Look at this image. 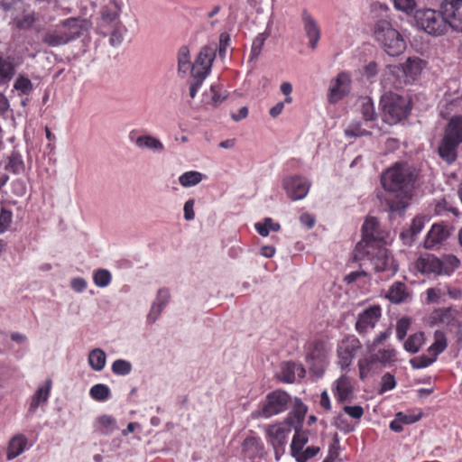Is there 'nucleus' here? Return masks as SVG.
Returning a JSON list of instances; mask_svg holds the SVG:
<instances>
[{
	"label": "nucleus",
	"mask_w": 462,
	"mask_h": 462,
	"mask_svg": "<svg viewBox=\"0 0 462 462\" xmlns=\"http://www.w3.org/2000/svg\"><path fill=\"white\" fill-rule=\"evenodd\" d=\"M416 178L415 170L407 164H396L382 175L381 182L386 191L383 199L390 212H404Z\"/></svg>",
	"instance_id": "nucleus-1"
},
{
	"label": "nucleus",
	"mask_w": 462,
	"mask_h": 462,
	"mask_svg": "<svg viewBox=\"0 0 462 462\" xmlns=\"http://www.w3.org/2000/svg\"><path fill=\"white\" fill-rule=\"evenodd\" d=\"M460 266V260L452 254L438 257L432 254H421L414 267L421 274L430 277L450 276Z\"/></svg>",
	"instance_id": "nucleus-2"
},
{
	"label": "nucleus",
	"mask_w": 462,
	"mask_h": 462,
	"mask_svg": "<svg viewBox=\"0 0 462 462\" xmlns=\"http://www.w3.org/2000/svg\"><path fill=\"white\" fill-rule=\"evenodd\" d=\"M423 61L418 57L409 58L402 66H388L384 72L385 87L401 88L413 81L422 71Z\"/></svg>",
	"instance_id": "nucleus-3"
},
{
	"label": "nucleus",
	"mask_w": 462,
	"mask_h": 462,
	"mask_svg": "<svg viewBox=\"0 0 462 462\" xmlns=\"http://www.w3.org/2000/svg\"><path fill=\"white\" fill-rule=\"evenodd\" d=\"M292 402V397L283 390H274L266 394L258 408L252 411V419H270L286 411Z\"/></svg>",
	"instance_id": "nucleus-4"
},
{
	"label": "nucleus",
	"mask_w": 462,
	"mask_h": 462,
	"mask_svg": "<svg viewBox=\"0 0 462 462\" xmlns=\"http://www.w3.org/2000/svg\"><path fill=\"white\" fill-rule=\"evenodd\" d=\"M82 28L81 20L77 18L65 19L44 34L43 42L51 47L67 44L79 37Z\"/></svg>",
	"instance_id": "nucleus-5"
},
{
	"label": "nucleus",
	"mask_w": 462,
	"mask_h": 462,
	"mask_svg": "<svg viewBox=\"0 0 462 462\" xmlns=\"http://www.w3.org/2000/svg\"><path fill=\"white\" fill-rule=\"evenodd\" d=\"M374 35L390 56H398L406 48L405 41L389 21H378L374 26Z\"/></svg>",
	"instance_id": "nucleus-6"
},
{
	"label": "nucleus",
	"mask_w": 462,
	"mask_h": 462,
	"mask_svg": "<svg viewBox=\"0 0 462 462\" xmlns=\"http://www.w3.org/2000/svg\"><path fill=\"white\" fill-rule=\"evenodd\" d=\"M462 143V116H454L448 122L445 135L439 146V156L448 162L453 163L457 156V147Z\"/></svg>",
	"instance_id": "nucleus-7"
},
{
	"label": "nucleus",
	"mask_w": 462,
	"mask_h": 462,
	"mask_svg": "<svg viewBox=\"0 0 462 462\" xmlns=\"http://www.w3.org/2000/svg\"><path fill=\"white\" fill-rule=\"evenodd\" d=\"M381 105L383 121L389 125H395L406 118L411 109L408 97L392 92L382 97Z\"/></svg>",
	"instance_id": "nucleus-8"
},
{
	"label": "nucleus",
	"mask_w": 462,
	"mask_h": 462,
	"mask_svg": "<svg viewBox=\"0 0 462 462\" xmlns=\"http://www.w3.org/2000/svg\"><path fill=\"white\" fill-rule=\"evenodd\" d=\"M1 6L10 15L16 28L28 30L34 24V11L23 0H1Z\"/></svg>",
	"instance_id": "nucleus-9"
},
{
	"label": "nucleus",
	"mask_w": 462,
	"mask_h": 462,
	"mask_svg": "<svg viewBox=\"0 0 462 462\" xmlns=\"http://www.w3.org/2000/svg\"><path fill=\"white\" fill-rule=\"evenodd\" d=\"M414 18L417 25L428 34L437 36L448 31L446 19L440 9L439 12L430 8L418 10Z\"/></svg>",
	"instance_id": "nucleus-10"
},
{
	"label": "nucleus",
	"mask_w": 462,
	"mask_h": 462,
	"mask_svg": "<svg viewBox=\"0 0 462 462\" xmlns=\"http://www.w3.org/2000/svg\"><path fill=\"white\" fill-rule=\"evenodd\" d=\"M385 233L381 229L378 220L374 217L365 219L362 226V240L356 245V255L369 252V247L383 244Z\"/></svg>",
	"instance_id": "nucleus-11"
},
{
	"label": "nucleus",
	"mask_w": 462,
	"mask_h": 462,
	"mask_svg": "<svg viewBox=\"0 0 462 462\" xmlns=\"http://www.w3.org/2000/svg\"><path fill=\"white\" fill-rule=\"evenodd\" d=\"M361 347L360 340L354 335L347 336L338 342L337 356V365L341 369H346L352 364Z\"/></svg>",
	"instance_id": "nucleus-12"
},
{
	"label": "nucleus",
	"mask_w": 462,
	"mask_h": 462,
	"mask_svg": "<svg viewBox=\"0 0 462 462\" xmlns=\"http://www.w3.org/2000/svg\"><path fill=\"white\" fill-rule=\"evenodd\" d=\"M354 256L356 260H362L365 257H367L376 272L386 271L392 264L388 251L383 246V244L374 245V246L369 247V252L365 251L359 254L358 256L356 255L355 250Z\"/></svg>",
	"instance_id": "nucleus-13"
},
{
	"label": "nucleus",
	"mask_w": 462,
	"mask_h": 462,
	"mask_svg": "<svg viewBox=\"0 0 462 462\" xmlns=\"http://www.w3.org/2000/svg\"><path fill=\"white\" fill-rule=\"evenodd\" d=\"M382 317V308L379 305H371L361 311L356 318V330L365 335L373 330Z\"/></svg>",
	"instance_id": "nucleus-14"
},
{
	"label": "nucleus",
	"mask_w": 462,
	"mask_h": 462,
	"mask_svg": "<svg viewBox=\"0 0 462 462\" xmlns=\"http://www.w3.org/2000/svg\"><path fill=\"white\" fill-rule=\"evenodd\" d=\"M217 50L216 44L208 45L201 49L195 62L192 64L191 76H201L204 78L208 76L216 58Z\"/></svg>",
	"instance_id": "nucleus-15"
},
{
	"label": "nucleus",
	"mask_w": 462,
	"mask_h": 462,
	"mask_svg": "<svg viewBox=\"0 0 462 462\" xmlns=\"http://www.w3.org/2000/svg\"><path fill=\"white\" fill-rule=\"evenodd\" d=\"M447 26L462 32V0H445L440 5Z\"/></svg>",
	"instance_id": "nucleus-16"
},
{
	"label": "nucleus",
	"mask_w": 462,
	"mask_h": 462,
	"mask_svg": "<svg viewBox=\"0 0 462 462\" xmlns=\"http://www.w3.org/2000/svg\"><path fill=\"white\" fill-rule=\"evenodd\" d=\"M282 186L290 199L299 200L309 193L310 182L304 177L293 175L284 178Z\"/></svg>",
	"instance_id": "nucleus-17"
},
{
	"label": "nucleus",
	"mask_w": 462,
	"mask_h": 462,
	"mask_svg": "<svg viewBox=\"0 0 462 462\" xmlns=\"http://www.w3.org/2000/svg\"><path fill=\"white\" fill-rule=\"evenodd\" d=\"M293 429L291 417L286 418L283 422L273 424L268 427L267 435L273 447L277 449L282 448L287 441V438Z\"/></svg>",
	"instance_id": "nucleus-18"
},
{
	"label": "nucleus",
	"mask_w": 462,
	"mask_h": 462,
	"mask_svg": "<svg viewBox=\"0 0 462 462\" xmlns=\"http://www.w3.org/2000/svg\"><path fill=\"white\" fill-rule=\"evenodd\" d=\"M350 77L346 72L339 73L336 79L331 80L328 99L335 104L341 100L350 91Z\"/></svg>",
	"instance_id": "nucleus-19"
},
{
	"label": "nucleus",
	"mask_w": 462,
	"mask_h": 462,
	"mask_svg": "<svg viewBox=\"0 0 462 462\" xmlns=\"http://www.w3.org/2000/svg\"><path fill=\"white\" fill-rule=\"evenodd\" d=\"M300 18L304 32L309 40V45L312 50H315L321 37L319 23L307 9L302 10Z\"/></svg>",
	"instance_id": "nucleus-20"
},
{
	"label": "nucleus",
	"mask_w": 462,
	"mask_h": 462,
	"mask_svg": "<svg viewBox=\"0 0 462 462\" xmlns=\"http://www.w3.org/2000/svg\"><path fill=\"white\" fill-rule=\"evenodd\" d=\"M331 391L338 403L350 402L354 397L352 379L346 374H342L332 383Z\"/></svg>",
	"instance_id": "nucleus-21"
},
{
	"label": "nucleus",
	"mask_w": 462,
	"mask_h": 462,
	"mask_svg": "<svg viewBox=\"0 0 462 462\" xmlns=\"http://www.w3.org/2000/svg\"><path fill=\"white\" fill-rule=\"evenodd\" d=\"M306 371L301 364L294 362H282L279 371L276 374L279 381L284 383H292L297 378L301 379L305 376Z\"/></svg>",
	"instance_id": "nucleus-22"
},
{
	"label": "nucleus",
	"mask_w": 462,
	"mask_h": 462,
	"mask_svg": "<svg viewBox=\"0 0 462 462\" xmlns=\"http://www.w3.org/2000/svg\"><path fill=\"white\" fill-rule=\"evenodd\" d=\"M449 236L448 226L442 224H434L429 230L425 239L424 247L429 250L438 249Z\"/></svg>",
	"instance_id": "nucleus-23"
},
{
	"label": "nucleus",
	"mask_w": 462,
	"mask_h": 462,
	"mask_svg": "<svg viewBox=\"0 0 462 462\" xmlns=\"http://www.w3.org/2000/svg\"><path fill=\"white\" fill-rule=\"evenodd\" d=\"M170 291L168 289L162 288L157 291L155 300H153L151 310L147 315V321L154 323L160 317L162 311L170 301Z\"/></svg>",
	"instance_id": "nucleus-24"
},
{
	"label": "nucleus",
	"mask_w": 462,
	"mask_h": 462,
	"mask_svg": "<svg viewBox=\"0 0 462 462\" xmlns=\"http://www.w3.org/2000/svg\"><path fill=\"white\" fill-rule=\"evenodd\" d=\"M457 311L451 307L439 308L434 310L429 316L430 326L446 325L450 328Z\"/></svg>",
	"instance_id": "nucleus-25"
},
{
	"label": "nucleus",
	"mask_w": 462,
	"mask_h": 462,
	"mask_svg": "<svg viewBox=\"0 0 462 462\" xmlns=\"http://www.w3.org/2000/svg\"><path fill=\"white\" fill-rule=\"evenodd\" d=\"M28 439L23 434L14 435L8 442L6 460L11 461L29 449Z\"/></svg>",
	"instance_id": "nucleus-26"
},
{
	"label": "nucleus",
	"mask_w": 462,
	"mask_h": 462,
	"mask_svg": "<svg viewBox=\"0 0 462 462\" xmlns=\"http://www.w3.org/2000/svg\"><path fill=\"white\" fill-rule=\"evenodd\" d=\"M52 387V381L51 379H47L45 383L38 387L36 392L32 397V401L29 407L30 412H35L36 410L43 404H46Z\"/></svg>",
	"instance_id": "nucleus-27"
},
{
	"label": "nucleus",
	"mask_w": 462,
	"mask_h": 462,
	"mask_svg": "<svg viewBox=\"0 0 462 462\" xmlns=\"http://www.w3.org/2000/svg\"><path fill=\"white\" fill-rule=\"evenodd\" d=\"M386 298L394 304L406 302L410 298V292L405 283L402 282H394L390 287L386 294Z\"/></svg>",
	"instance_id": "nucleus-28"
},
{
	"label": "nucleus",
	"mask_w": 462,
	"mask_h": 462,
	"mask_svg": "<svg viewBox=\"0 0 462 462\" xmlns=\"http://www.w3.org/2000/svg\"><path fill=\"white\" fill-rule=\"evenodd\" d=\"M94 429L102 435H110L117 430L116 420L111 415H101L96 419Z\"/></svg>",
	"instance_id": "nucleus-29"
},
{
	"label": "nucleus",
	"mask_w": 462,
	"mask_h": 462,
	"mask_svg": "<svg viewBox=\"0 0 462 462\" xmlns=\"http://www.w3.org/2000/svg\"><path fill=\"white\" fill-rule=\"evenodd\" d=\"M15 67L9 58L0 57V88H6L14 78Z\"/></svg>",
	"instance_id": "nucleus-30"
},
{
	"label": "nucleus",
	"mask_w": 462,
	"mask_h": 462,
	"mask_svg": "<svg viewBox=\"0 0 462 462\" xmlns=\"http://www.w3.org/2000/svg\"><path fill=\"white\" fill-rule=\"evenodd\" d=\"M226 96L220 93V87L218 85H211L208 90H206L202 95V104L208 107H217L223 102Z\"/></svg>",
	"instance_id": "nucleus-31"
},
{
	"label": "nucleus",
	"mask_w": 462,
	"mask_h": 462,
	"mask_svg": "<svg viewBox=\"0 0 462 462\" xmlns=\"http://www.w3.org/2000/svg\"><path fill=\"white\" fill-rule=\"evenodd\" d=\"M434 341L428 347L427 353L437 360L439 355L444 352L448 346V339L443 330L438 329L433 335Z\"/></svg>",
	"instance_id": "nucleus-32"
},
{
	"label": "nucleus",
	"mask_w": 462,
	"mask_h": 462,
	"mask_svg": "<svg viewBox=\"0 0 462 462\" xmlns=\"http://www.w3.org/2000/svg\"><path fill=\"white\" fill-rule=\"evenodd\" d=\"M291 405L292 410L288 414L287 418L291 417V420L293 421V429H296L303 422L308 409L302 401L297 397L292 398Z\"/></svg>",
	"instance_id": "nucleus-33"
},
{
	"label": "nucleus",
	"mask_w": 462,
	"mask_h": 462,
	"mask_svg": "<svg viewBox=\"0 0 462 462\" xmlns=\"http://www.w3.org/2000/svg\"><path fill=\"white\" fill-rule=\"evenodd\" d=\"M135 145L138 148H141V149L146 148L148 150H151L154 152H159V153H161L164 151V145L161 142V140L152 135H149V134H144V135L139 136L135 140Z\"/></svg>",
	"instance_id": "nucleus-34"
},
{
	"label": "nucleus",
	"mask_w": 462,
	"mask_h": 462,
	"mask_svg": "<svg viewBox=\"0 0 462 462\" xmlns=\"http://www.w3.org/2000/svg\"><path fill=\"white\" fill-rule=\"evenodd\" d=\"M88 360L92 370L100 372L106 366V355L103 349L95 348L89 352Z\"/></svg>",
	"instance_id": "nucleus-35"
},
{
	"label": "nucleus",
	"mask_w": 462,
	"mask_h": 462,
	"mask_svg": "<svg viewBox=\"0 0 462 462\" xmlns=\"http://www.w3.org/2000/svg\"><path fill=\"white\" fill-rule=\"evenodd\" d=\"M425 343V335L423 332H416L408 337L403 343L405 351L411 354H416L420 351Z\"/></svg>",
	"instance_id": "nucleus-36"
},
{
	"label": "nucleus",
	"mask_w": 462,
	"mask_h": 462,
	"mask_svg": "<svg viewBox=\"0 0 462 462\" xmlns=\"http://www.w3.org/2000/svg\"><path fill=\"white\" fill-rule=\"evenodd\" d=\"M205 179H207L205 174L197 171H189L179 176V183L183 188H190L198 185Z\"/></svg>",
	"instance_id": "nucleus-37"
},
{
	"label": "nucleus",
	"mask_w": 462,
	"mask_h": 462,
	"mask_svg": "<svg viewBox=\"0 0 462 462\" xmlns=\"http://www.w3.org/2000/svg\"><path fill=\"white\" fill-rule=\"evenodd\" d=\"M426 221L427 218L425 217L416 216L412 219L411 226L407 230L402 232V238L403 240L406 238L412 240V238L416 236L419 233H420L421 230L424 228Z\"/></svg>",
	"instance_id": "nucleus-38"
},
{
	"label": "nucleus",
	"mask_w": 462,
	"mask_h": 462,
	"mask_svg": "<svg viewBox=\"0 0 462 462\" xmlns=\"http://www.w3.org/2000/svg\"><path fill=\"white\" fill-rule=\"evenodd\" d=\"M120 6L115 0H108L102 7L101 15L102 19L106 23H113L119 17Z\"/></svg>",
	"instance_id": "nucleus-39"
},
{
	"label": "nucleus",
	"mask_w": 462,
	"mask_h": 462,
	"mask_svg": "<svg viewBox=\"0 0 462 462\" xmlns=\"http://www.w3.org/2000/svg\"><path fill=\"white\" fill-rule=\"evenodd\" d=\"M374 355L377 363H380L383 365H391L397 360V351L390 346L386 348L379 349Z\"/></svg>",
	"instance_id": "nucleus-40"
},
{
	"label": "nucleus",
	"mask_w": 462,
	"mask_h": 462,
	"mask_svg": "<svg viewBox=\"0 0 462 462\" xmlns=\"http://www.w3.org/2000/svg\"><path fill=\"white\" fill-rule=\"evenodd\" d=\"M90 397L97 402H106L111 397L110 388L104 383H97L89 390Z\"/></svg>",
	"instance_id": "nucleus-41"
},
{
	"label": "nucleus",
	"mask_w": 462,
	"mask_h": 462,
	"mask_svg": "<svg viewBox=\"0 0 462 462\" xmlns=\"http://www.w3.org/2000/svg\"><path fill=\"white\" fill-rule=\"evenodd\" d=\"M445 285L439 283L436 287L429 288L426 290V302L440 303L445 301Z\"/></svg>",
	"instance_id": "nucleus-42"
},
{
	"label": "nucleus",
	"mask_w": 462,
	"mask_h": 462,
	"mask_svg": "<svg viewBox=\"0 0 462 462\" xmlns=\"http://www.w3.org/2000/svg\"><path fill=\"white\" fill-rule=\"evenodd\" d=\"M192 65L189 59V50L187 46H181L178 51V70L186 74L191 71Z\"/></svg>",
	"instance_id": "nucleus-43"
},
{
	"label": "nucleus",
	"mask_w": 462,
	"mask_h": 462,
	"mask_svg": "<svg viewBox=\"0 0 462 462\" xmlns=\"http://www.w3.org/2000/svg\"><path fill=\"white\" fill-rule=\"evenodd\" d=\"M366 127H368L366 122H352L345 129V134L346 137H362L368 135L370 134V132Z\"/></svg>",
	"instance_id": "nucleus-44"
},
{
	"label": "nucleus",
	"mask_w": 462,
	"mask_h": 462,
	"mask_svg": "<svg viewBox=\"0 0 462 462\" xmlns=\"http://www.w3.org/2000/svg\"><path fill=\"white\" fill-rule=\"evenodd\" d=\"M254 228L260 236H267L271 231H279L281 226L279 223L273 222L271 217H266L263 222L255 223Z\"/></svg>",
	"instance_id": "nucleus-45"
},
{
	"label": "nucleus",
	"mask_w": 462,
	"mask_h": 462,
	"mask_svg": "<svg viewBox=\"0 0 462 462\" xmlns=\"http://www.w3.org/2000/svg\"><path fill=\"white\" fill-rule=\"evenodd\" d=\"M5 169L14 174H20L24 171V162L22 155L17 152H13L9 156Z\"/></svg>",
	"instance_id": "nucleus-46"
},
{
	"label": "nucleus",
	"mask_w": 462,
	"mask_h": 462,
	"mask_svg": "<svg viewBox=\"0 0 462 462\" xmlns=\"http://www.w3.org/2000/svg\"><path fill=\"white\" fill-rule=\"evenodd\" d=\"M93 282L96 286L106 288L112 282V274L106 269H97L93 273Z\"/></svg>",
	"instance_id": "nucleus-47"
},
{
	"label": "nucleus",
	"mask_w": 462,
	"mask_h": 462,
	"mask_svg": "<svg viewBox=\"0 0 462 462\" xmlns=\"http://www.w3.org/2000/svg\"><path fill=\"white\" fill-rule=\"evenodd\" d=\"M295 434L292 438V441L291 444V456L296 454V451H300L303 449L304 446L307 444L309 439L305 432L300 431L298 428L294 429Z\"/></svg>",
	"instance_id": "nucleus-48"
},
{
	"label": "nucleus",
	"mask_w": 462,
	"mask_h": 462,
	"mask_svg": "<svg viewBox=\"0 0 462 462\" xmlns=\"http://www.w3.org/2000/svg\"><path fill=\"white\" fill-rule=\"evenodd\" d=\"M376 363L377 361L374 358V354L370 355L369 356L361 358L358 361L359 377L362 381L367 377L368 374L373 368V365Z\"/></svg>",
	"instance_id": "nucleus-49"
},
{
	"label": "nucleus",
	"mask_w": 462,
	"mask_h": 462,
	"mask_svg": "<svg viewBox=\"0 0 462 462\" xmlns=\"http://www.w3.org/2000/svg\"><path fill=\"white\" fill-rule=\"evenodd\" d=\"M111 370L116 375L125 376L132 372L133 365L128 360L116 359L113 362Z\"/></svg>",
	"instance_id": "nucleus-50"
},
{
	"label": "nucleus",
	"mask_w": 462,
	"mask_h": 462,
	"mask_svg": "<svg viewBox=\"0 0 462 462\" xmlns=\"http://www.w3.org/2000/svg\"><path fill=\"white\" fill-rule=\"evenodd\" d=\"M14 88L20 95H29L32 91V83L28 78L19 76L14 81Z\"/></svg>",
	"instance_id": "nucleus-51"
},
{
	"label": "nucleus",
	"mask_w": 462,
	"mask_h": 462,
	"mask_svg": "<svg viewBox=\"0 0 462 462\" xmlns=\"http://www.w3.org/2000/svg\"><path fill=\"white\" fill-rule=\"evenodd\" d=\"M435 358L430 356L428 353L420 356L414 357L410 360V364L414 369H422L430 366L435 362Z\"/></svg>",
	"instance_id": "nucleus-52"
},
{
	"label": "nucleus",
	"mask_w": 462,
	"mask_h": 462,
	"mask_svg": "<svg viewBox=\"0 0 462 462\" xmlns=\"http://www.w3.org/2000/svg\"><path fill=\"white\" fill-rule=\"evenodd\" d=\"M319 451L318 447L310 446L307 447L304 450L296 451L292 457L296 459L297 462H308L310 458L315 457Z\"/></svg>",
	"instance_id": "nucleus-53"
},
{
	"label": "nucleus",
	"mask_w": 462,
	"mask_h": 462,
	"mask_svg": "<svg viewBox=\"0 0 462 462\" xmlns=\"http://www.w3.org/2000/svg\"><path fill=\"white\" fill-rule=\"evenodd\" d=\"M411 319L408 317L401 318L396 324V337L398 340L402 341L411 327Z\"/></svg>",
	"instance_id": "nucleus-54"
},
{
	"label": "nucleus",
	"mask_w": 462,
	"mask_h": 462,
	"mask_svg": "<svg viewBox=\"0 0 462 462\" xmlns=\"http://www.w3.org/2000/svg\"><path fill=\"white\" fill-rule=\"evenodd\" d=\"M13 222V212L10 209L2 208L0 210V235L6 232Z\"/></svg>",
	"instance_id": "nucleus-55"
},
{
	"label": "nucleus",
	"mask_w": 462,
	"mask_h": 462,
	"mask_svg": "<svg viewBox=\"0 0 462 462\" xmlns=\"http://www.w3.org/2000/svg\"><path fill=\"white\" fill-rule=\"evenodd\" d=\"M265 41H266V36H264L263 33H260L255 37V39L253 41V43H252L251 53H250L251 60L255 59L260 55Z\"/></svg>",
	"instance_id": "nucleus-56"
},
{
	"label": "nucleus",
	"mask_w": 462,
	"mask_h": 462,
	"mask_svg": "<svg viewBox=\"0 0 462 462\" xmlns=\"http://www.w3.org/2000/svg\"><path fill=\"white\" fill-rule=\"evenodd\" d=\"M449 331L454 334L456 341L457 343L462 342V319L459 313L456 314L454 320L449 328Z\"/></svg>",
	"instance_id": "nucleus-57"
},
{
	"label": "nucleus",
	"mask_w": 462,
	"mask_h": 462,
	"mask_svg": "<svg viewBox=\"0 0 462 462\" xmlns=\"http://www.w3.org/2000/svg\"><path fill=\"white\" fill-rule=\"evenodd\" d=\"M394 7L407 14L412 13L416 7V0H393Z\"/></svg>",
	"instance_id": "nucleus-58"
},
{
	"label": "nucleus",
	"mask_w": 462,
	"mask_h": 462,
	"mask_svg": "<svg viewBox=\"0 0 462 462\" xmlns=\"http://www.w3.org/2000/svg\"><path fill=\"white\" fill-rule=\"evenodd\" d=\"M362 114L366 123L373 121L375 118L374 104L369 98H365L363 101Z\"/></svg>",
	"instance_id": "nucleus-59"
},
{
	"label": "nucleus",
	"mask_w": 462,
	"mask_h": 462,
	"mask_svg": "<svg viewBox=\"0 0 462 462\" xmlns=\"http://www.w3.org/2000/svg\"><path fill=\"white\" fill-rule=\"evenodd\" d=\"M125 32V29L124 26H122L121 24L119 26H116L109 36L110 45L114 47L119 46L123 42Z\"/></svg>",
	"instance_id": "nucleus-60"
},
{
	"label": "nucleus",
	"mask_w": 462,
	"mask_h": 462,
	"mask_svg": "<svg viewBox=\"0 0 462 462\" xmlns=\"http://www.w3.org/2000/svg\"><path fill=\"white\" fill-rule=\"evenodd\" d=\"M343 411L346 414L355 420H360L364 415V409L360 405H346L343 407Z\"/></svg>",
	"instance_id": "nucleus-61"
},
{
	"label": "nucleus",
	"mask_w": 462,
	"mask_h": 462,
	"mask_svg": "<svg viewBox=\"0 0 462 462\" xmlns=\"http://www.w3.org/2000/svg\"><path fill=\"white\" fill-rule=\"evenodd\" d=\"M396 385L395 378L393 374L387 373L383 375L381 382V393L393 390Z\"/></svg>",
	"instance_id": "nucleus-62"
},
{
	"label": "nucleus",
	"mask_w": 462,
	"mask_h": 462,
	"mask_svg": "<svg viewBox=\"0 0 462 462\" xmlns=\"http://www.w3.org/2000/svg\"><path fill=\"white\" fill-rule=\"evenodd\" d=\"M191 77L193 79V81L190 83V86H189V96L191 98H194L196 97L198 91L201 88L206 78L201 77V76H191Z\"/></svg>",
	"instance_id": "nucleus-63"
},
{
	"label": "nucleus",
	"mask_w": 462,
	"mask_h": 462,
	"mask_svg": "<svg viewBox=\"0 0 462 462\" xmlns=\"http://www.w3.org/2000/svg\"><path fill=\"white\" fill-rule=\"evenodd\" d=\"M445 285V295H448L449 299L457 300L462 298V290L457 287H453L448 283H444Z\"/></svg>",
	"instance_id": "nucleus-64"
}]
</instances>
